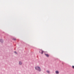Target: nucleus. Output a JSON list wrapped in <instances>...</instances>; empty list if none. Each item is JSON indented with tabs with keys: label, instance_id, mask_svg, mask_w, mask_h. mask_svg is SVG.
I'll list each match as a JSON object with an SVG mask.
<instances>
[{
	"label": "nucleus",
	"instance_id": "obj_7",
	"mask_svg": "<svg viewBox=\"0 0 74 74\" xmlns=\"http://www.w3.org/2000/svg\"><path fill=\"white\" fill-rule=\"evenodd\" d=\"M72 67L73 69H74V66H72Z\"/></svg>",
	"mask_w": 74,
	"mask_h": 74
},
{
	"label": "nucleus",
	"instance_id": "obj_10",
	"mask_svg": "<svg viewBox=\"0 0 74 74\" xmlns=\"http://www.w3.org/2000/svg\"><path fill=\"white\" fill-rule=\"evenodd\" d=\"M13 40H16V39H15V38H14V39H13Z\"/></svg>",
	"mask_w": 74,
	"mask_h": 74
},
{
	"label": "nucleus",
	"instance_id": "obj_6",
	"mask_svg": "<svg viewBox=\"0 0 74 74\" xmlns=\"http://www.w3.org/2000/svg\"><path fill=\"white\" fill-rule=\"evenodd\" d=\"M47 73H49V71H47Z\"/></svg>",
	"mask_w": 74,
	"mask_h": 74
},
{
	"label": "nucleus",
	"instance_id": "obj_2",
	"mask_svg": "<svg viewBox=\"0 0 74 74\" xmlns=\"http://www.w3.org/2000/svg\"><path fill=\"white\" fill-rule=\"evenodd\" d=\"M41 52V54H43V53L44 52V51L42 50H40L39 52V53H40Z\"/></svg>",
	"mask_w": 74,
	"mask_h": 74
},
{
	"label": "nucleus",
	"instance_id": "obj_1",
	"mask_svg": "<svg viewBox=\"0 0 74 74\" xmlns=\"http://www.w3.org/2000/svg\"><path fill=\"white\" fill-rule=\"evenodd\" d=\"M35 69L36 70H38V71H41L40 68L39 66L36 67Z\"/></svg>",
	"mask_w": 74,
	"mask_h": 74
},
{
	"label": "nucleus",
	"instance_id": "obj_5",
	"mask_svg": "<svg viewBox=\"0 0 74 74\" xmlns=\"http://www.w3.org/2000/svg\"><path fill=\"white\" fill-rule=\"evenodd\" d=\"M19 64H22V63L21 62H19Z\"/></svg>",
	"mask_w": 74,
	"mask_h": 74
},
{
	"label": "nucleus",
	"instance_id": "obj_3",
	"mask_svg": "<svg viewBox=\"0 0 74 74\" xmlns=\"http://www.w3.org/2000/svg\"><path fill=\"white\" fill-rule=\"evenodd\" d=\"M45 56H47V57H49V55L48 54H45Z\"/></svg>",
	"mask_w": 74,
	"mask_h": 74
},
{
	"label": "nucleus",
	"instance_id": "obj_9",
	"mask_svg": "<svg viewBox=\"0 0 74 74\" xmlns=\"http://www.w3.org/2000/svg\"><path fill=\"white\" fill-rule=\"evenodd\" d=\"M14 53H17L16 52V51H14Z\"/></svg>",
	"mask_w": 74,
	"mask_h": 74
},
{
	"label": "nucleus",
	"instance_id": "obj_4",
	"mask_svg": "<svg viewBox=\"0 0 74 74\" xmlns=\"http://www.w3.org/2000/svg\"><path fill=\"white\" fill-rule=\"evenodd\" d=\"M56 74H59V72L58 71H56Z\"/></svg>",
	"mask_w": 74,
	"mask_h": 74
},
{
	"label": "nucleus",
	"instance_id": "obj_8",
	"mask_svg": "<svg viewBox=\"0 0 74 74\" xmlns=\"http://www.w3.org/2000/svg\"><path fill=\"white\" fill-rule=\"evenodd\" d=\"M3 41V40L2 39L0 40V41Z\"/></svg>",
	"mask_w": 74,
	"mask_h": 74
}]
</instances>
